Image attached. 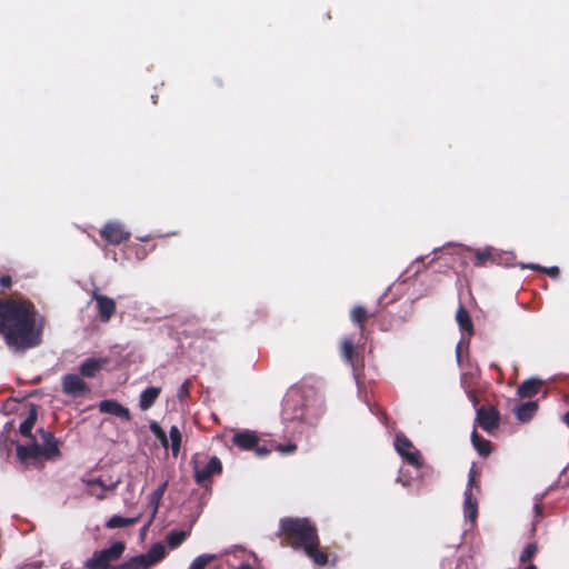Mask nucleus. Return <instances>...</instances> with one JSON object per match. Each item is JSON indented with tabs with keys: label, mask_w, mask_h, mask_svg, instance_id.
Returning <instances> with one entry per match:
<instances>
[{
	"label": "nucleus",
	"mask_w": 569,
	"mask_h": 569,
	"mask_svg": "<svg viewBox=\"0 0 569 569\" xmlns=\"http://www.w3.org/2000/svg\"><path fill=\"white\" fill-rule=\"evenodd\" d=\"M37 309L28 300L0 299V335L16 352H24L42 342V326Z\"/></svg>",
	"instance_id": "obj_1"
},
{
	"label": "nucleus",
	"mask_w": 569,
	"mask_h": 569,
	"mask_svg": "<svg viewBox=\"0 0 569 569\" xmlns=\"http://www.w3.org/2000/svg\"><path fill=\"white\" fill-rule=\"evenodd\" d=\"M278 536L281 546L295 550H303L308 558L317 566H326L329 555L320 549L318 529L308 518L286 517L280 520Z\"/></svg>",
	"instance_id": "obj_2"
},
{
	"label": "nucleus",
	"mask_w": 569,
	"mask_h": 569,
	"mask_svg": "<svg viewBox=\"0 0 569 569\" xmlns=\"http://www.w3.org/2000/svg\"><path fill=\"white\" fill-rule=\"evenodd\" d=\"M40 432L43 445L34 442L29 446L19 445L17 447V456L20 461L26 462L28 460H38L40 458L56 460L60 458L61 452L54 436L44 430H41Z\"/></svg>",
	"instance_id": "obj_3"
},
{
	"label": "nucleus",
	"mask_w": 569,
	"mask_h": 569,
	"mask_svg": "<svg viewBox=\"0 0 569 569\" xmlns=\"http://www.w3.org/2000/svg\"><path fill=\"white\" fill-rule=\"evenodd\" d=\"M124 550V542L116 541L109 548L94 551L92 557L84 562V567L87 569H114L116 566H111V562L120 559Z\"/></svg>",
	"instance_id": "obj_4"
},
{
	"label": "nucleus",
	"mask_w": 569,
	"mask_h": 569,
	"mask_svg": "<svg viewBox=\"0 0 569 569\" xmlns=\"http://www.w3.org/2000/svg\"><path fill=\"white\" fill-rule=\"evenodd\" d=\"M305 416V398L299 389H291L282 401L281 417L283 421H301Z\"/></svg>",
	"instance_id": "obj_5"
},
{
	"label": "nucleus",
	"mask_w": 569,
	"mask_h": 569,
	"mask_svg": "<svg viewBox=\"0 0 569 569\" xmlns=\"http://www.w3.org/2000/svg\"><path fill=\"white\" fill-rule=\"evenodd\" d=\"M191 465L194 471V481L199 486H204L212 476L222 472V463L218 457H212L207 463H202L197 455L192 457Z\"/></svg>",
	"instance_id": "obj_6"
},
{
	"label": "nucleus",
	"mask_w": 569,
	"mask_h": 569,
	"mask_svg": "<svg viewBox=\"0 0 569 569\" xmlns=\"http://www.w3.org/2000/svg\"><path fill=\"white\" fill-rule=\"evenodd\" d=\"M395 447L397 452L411 466L421 468L423 465L422 456L413 446L411 440L403 433L396 435Z\"/></svg>",
	"instance_id": "obj_7"
},
{
	"label": "nucleus",
	"mask_w": 569,
	"mask_h": 569,
	"mask_svg": "<svg viewBox=\"0 0 569 569\" xmlns=\"http://www.w3.org/2000/svg\"><path fill=\"white\" fill-rule=\"evenodd\" d=\"M100 237L112 246H119L130 238V231L120 221H108L99 230Z\"/></svg>",
	"instance_id": "obj_8"
},
{
	"label": "nucleus",
	"mask_w": 569,
	"mask_h": 569,
	"mask_svg": "<svg viewBox=\"0 0 569 569\" xmlns=\"http://www.w3.org/2000/svg\"><path fill=\"white\" fill-rule=\"evenodd\" d=\"M476 422L481 429L487 432H491L499 427L500 413L499 411L490 406H481L476 411Z\"/></svg>",
	"instance_id": "obj_9"
},
{
	"label": "nucleus",
	"mask_w": 569,
	"mask_h": 569,
	"mask_svg": "<svg viewBox=\"0 0 569 569\" xmlns=\"http://www.w3.org/2000/svg\"><path fill=\"white\" fill-rule=\"evenodd\" d=\"M62 391L77 398L88 393L90 388L79 375L68 373L62 378Z\"/></svg>",
	"instance_id": "obj_10"
},
{
	"label": "nucleus",
	"mask_w": 569,
	"mask_h": 569,
	"mask_svg": "<svg viewBox=\"0 0 569 569\" xmlns=\"http://www.w3.org/2000/svg\"><path fill=\"white\" fill-rule=\"evenodd\" d=\"M92 299L97 305L98 318L101 322H109L112 316L116 313V302L112 298L94 291Z\"/></svg>",
	"instance_id": "obj_11"
},
{
	"label": "nucleus",
	"mask_w": 569,
	"mask_h": 569,
	"mask_svg": "<svg viewBox=\"0 0 569 569\" xmlns=\"http://www.w3.org/2000/svg\"><path fill=\"white\" fill-rule=\"evenodd\" d=\"M231 442L238 449L242 451H248L253 450V448L257 447L259 442V437L254 431L246 429L236 432L231 438Z\"/></svg>",
	"instance_id": "obj_12"
},
{
	"label": "nucleus",
	"mask_w": 569,
	"mask_h": 569,
	"mask_svg": "<svg viewBox=\"0 0 569 569\" xmlns=\"http://www.w3.org/2000/svg\"><path fill=\"white\" fill-rule=\"evenodd\" d=\"M99 411L120 418L123 421L131 419L129 409L116 400H102L99 403Z\"/></svg>",
	"instance_id": "obj_13"
},
{
	"label": "nucleus",
	"mask_w": 569,
	"mask_h": 569,
	"mask_svg": "<svg viewBox=\"0 0 569 569\" xmlns=\"http://www.w3.org/2000/svg\"><path fill=\"white\" fill-rule=\"evenodd\" d=\"M108 363V358H87L79 367L80 376L84 378H94Z\"/></svg>",
	"instance_id": "obj_14"
},
{
	"label": "nucleus",
	"mask_w": 569,
	"mask_h": 569,
	"mask_svg": "<svg viewBox=\"0 0 569 569\" xmlns=\"http://www.w3.org/2000/svg\"><path fill=\"white\" fill-rule=\"evenodd\" d=\"M473 481H475V476L471 472L470 477H469L468 487H471L473 485ZM463 511H465L466 518H468L471 521H475V519L477 518V515H478V502H477V498L473 496L470 488H468L465 491Z\"/></svg>",
	"instance_id": "obj_15"
},
{
	"label": "nucleus",
	"mask_w": 569,
	"mask_h": 569,
	"mask_svg": "<svg viewBox=\"0 0 569 569\" xmlns=\"http://www.w3.org/2000/svg\"><path fill=\"white\" fill-rule=\"evenodd\" d=\"M372 317H376V311H370L363 306H355L350 310V320L360 329L362 335L365 333L367 321Z\"/></svg>",
	"instance_id": "obj_16"
},
{
	"label": "nucleus",
	"mask_w": 569,
	"mask_h": 569,
	"mask_svg": "<svg viewBox=\"0 0 569 569\" xmlns=\"http://www.w3.org/2000/svg\"><path fill=\"white\" fill-rule=\"evenodd\" d=\"M168 482L164 481L161 483L156 490H153L149 497V507L151 508V516L148 521V523L144 526V529H147L153 521L160 506V501L167 490Z\"/></svg>",
	"instance_id": "obj_17"
},
{
	"label": "nucleus",
	"mask_w": 569,
	"mask_h": 569,
	"mask_svg": "<svg viewBox=\"0 0 569 569\" xmlns=\"http://www.w3.org/2000/svg\"><path fill=\"white\" fill-rule=\"evenodd\" d=\"M456 321L462 332H466L468 337L475 335V328L468 310L460 305L456 312Z\"/></svg>",
	"instance_id": "obj_18"
},
{
	"label": "nucleus",
	"mask_w": 569,
	"mask_h": 569,
	"mask_svg": "<svg viewBox=\"0 0 569 569\" xmlns=\"http://www.w3.org/2000/svg\"><path fill=\"white\" fill-rule=\"evenodd\" d=\"M542 387V381L539 379H527L517 389V395L520 398H531L536 396Z\"/></svg>",
	"instance_id": "obj_19"
},
{
	"label": "nucleus",
	"mask_w": 569,
	"mask_h": 569,
	"mask_svg": "<svg viewBox=\"0 0 569 569\" xmlns=\"http://www.w3.org/2000/svg\"><path fill=\"white\" fill-rule=\"evenodd\" d=\"M161 392L160 387L146 388L139 398V407L141 410H148L151 408Z\"/></svg>",
	"instance_id": "obj_20"
},
{
	"label": "nucleus",
	"mask_w": 569,
	"mask_h": 569,
	"mask_svg": "<svg viewBox=\"0 0 569 569\" xmlns=\"http://www.w3.org/2000/svg\"><path fill=\"white\" fill-rule=\"evenodd\" d=\"M341 356L349 365L356 368L358 352L356 351L355 341L351 337L343 338L341 342Z\"/></svg>",
	"instance_id": "obj_21"
},
{
	"label": "nucleus",
	"mask_w": 569,
	"mask_h": 569,
	"mask_svg": "<svg viewBox=\"0 0 569 569\" xmlns=\"http://www.w3.org/2000/svg\"><path fill=\"white\" fill-rule=\"evenodd\" d=\"M538 403L536 401L522 402L516 407L515 413L518 420L526 422L529 421L536 413Z\"/></svg>",
	"instance_id": "obj_22"
},
{
	"label": "nucleus",
	"mask_w": 569,
	"mask_h": 569,
	"mask_svg": "<svg viewBox=\"0 0 569 569\" xmlns=\"http://www.w3.org/2000/svg\"><path fill=\"white\" fill-rule=\"evenodd\" d=\"M471 441L480 456L487 457L491 452V442L479 436L477 430L472 431Z\"/></svg>",
	"instance_id": "obj_23"
},
{
	"label": "nucleus",
	"mask_w": 569,
	"mask_h": 569,
	"mask_svg": "<svg viewBox=\"0 0 569 569\" xmlns=\"http://www.w3.org/2000/svg\"><path fill=\"white\" fill-rule=\"evenodd\" d=\"M140 519V516L132 517V518H126L118 515L112 516L109 518V520L106 522V527L108 529H116V528H123L128 526H132L137 523Z\"/></svg>",
	"instance_id": "obj_24"
},
{
	"label": "nucleus",
	"mask_w": 569,
	"mask_h": 569,
	"mask_svg": "<svg viewBox=\"0 0 569 569\" xmlns=\"http://www.w3.org/2000/svg\"><path fill=\"white\" fill-rule=\"evenodd\" d=\"M38 412L34 406L31 407L28 417L20 423L19 432L24 437H31L32 428L36 425Z\"/></svg>",
	"instance_id": "obj_25"
},
{
	"label": "nucleus",
	"mask_w": 569,
	"mask_h": 569,
	"mask_svg": "<svg viewBox=\"0 0 569 569\" xmlns=\"http://www.w3.org/2000/svg\"><path fill=\"white\" fill-rule=\"evenodd\" d=\"M182 435L177 426H172L169 431V446L171 447L172 456L178 457L180 452Z\"/></svg>",
	"instance_id": "obj_26"
},
{
	"label": "nucleus",
	"mask_w": 569,
	"mask_h": 569,
	"mask_svg": "<svg viewBox=\"0 0 569 569\" xmlns=\"http://www.w3.org/2000/svg\"><path fill=\"white\" fill-rule=\"evenodd\" d=\"M119 481L111 482L109 486H102V488L94 486H87V491L90 496L96 497L99 500H103L107 498L108 492L114 491Z\"/></svg>",
	"instance_id": "obj_27"
},
{
	"label": "nucleus",
	"mask_w": 569,
	"mask_h": 569,
	"mask_svg": "<svg viewBox=\"0 0 569 569\" xmlns=\"http://www.w3.org/2000/svg\"><path fill=\"white\" fill-rule=\"evenodd\" d=\"M189 536L188 531L184 530H172L167 535L166 541L170 549H176L182 545V542Z\"/></svg>",
	"instance_id": "obj_28"
},
{
	"label": "nucleus",
	"mask_w": 569,
	"mask_h": 569,
	"mask_svg": "<svg viewBox=\"0 0 569 569\" xmlns=\"http://www.w3.org/2000/svg\"><path fill=\"white\" fill-rule=\"evenodd\" d=\"M493 260H495V258H493L492 252H491L490 249L477 250L475 252L473 266L482 267L488 261H493Z\"/></svg>",
	"instance_id": "obj_29"
},
{
	"label": "nucleus",
	"mask_w": 569,
	"mask_h": 569,
	"mask_svg": "<svg viewBox=\"0 0 569 569\" xmlns=\"http://www.w3.org/2000/svg\"><path fill=\"white\" fill-rule=\"evenodd\" d=\"M522 268H528V269H531L535 271L547 273L549 277L555 278V279L558 278L559 273H560V270L557 266L546 268V267H541L539 264L530 263V264H523Z\"/></svg>",
	"instance_id": "obj_30"
},
{
	"label": "nucleus",
	"mask_w": 569,
	"mask_h": 569,
	"mask_svg": "<svg viewBox=\"0 0 569 569\" xmlns=\"http://www.w3.org/2000/svg\"><path fill=\"white\" fill-rule=\"evenodd\" d=\"M214 555H200L193 559L188 569H204L207 565L214 560Z\"/></svg>",
	"instance_id": "obj_31"
},
{
	"label": "nucleus",
	"mask_w": 569,
	"mask_h": 569,
	"mask_svg": "<svg viewBox=\"0 0 569 569\" xmlns=\"http://www.w3.org/2000/svg\"><path fill=\"white\" fill-rule=\"evenodd\" d=\"M537 551H538V546L536 542L528 543L520 555V558H519L520 562L525 563V562L530 561L536 556Z\"/></svg>",
	"instance_id": "obj_32"
},
{
	"label": "nucleus",
	"mask_w": 569,
	"mask_h": 569,
	"mask_svg": "<svg viewBox=\"0 0 569 569\" xmlns=\"http://www.w3.org/2000/svg\"><path fill=\"white\" fill-rule=\"evenodd\" d=\"M192 387V381L187 379L178 389L177 397L180 401H183L190 396V389Z\"/></svg>",
	"instance_id": "obj_33"
},
{
	"label": "nucleus",
	"mask_w": 569,
	"mask_h": 569,
	"mask_svg": "<svg viewBox=\"0 0 569 569\" xmlns=\"http://www.w3.org/2000/svg\"><path fill=\"white\" fill-rule=\"evenodd\" d=\"M274 450L279 451L281 455H291L297 451V445L293 442H288L286 445L278 443L274 446Z\"/></svg>",
	"instance_id": "obj_34"
},
{
	"label": "nucleus",
	"mask_w": 569,
	"mask_h": 569,
	"mask_svg": "<svg viewBox=\"0 0 569 569\" xmlns=\"http://www.w3.org/2000/svg\"><path fill=\"white\" fill-rule=\"evenodd\" d=\"M131 250L134 251L136 258L138 260H143L148 256V251L144 247L134 244L130 247Z\"/></svg>",
	"instance_id": "obj_35"
},
{
	"label": "nucleus",
	"mask_w": 569,
	"mask_h": 569,
	"mask_svg": "<svg viewBox=\"0 0 569 569\" xmlns=\"http://www.w3.org/2000/svg\"><path fill=\"white\" fill-rule=\"evenodd\" d=\"M150 431L152 435L158 439L160 436L164 433V430L161 428V426L157 421H151L149 425Z\"/></svg>",
	"instance_id": "obj_36"
},
{
	"label": "nucleus",
	"mask_w": 569,
	"mask_h": 569,
	"mask_svg": "<svg viewBox=\"0 0 569 569\" xmlns=\"http://www.w3.org/2000/svg\"><path fill=\"white\" fill-rule=\"evenodd\" d=\"M253 450L256 451V455L260 458L266 457L271 452L270 448H267L266 446H259V443L257 445L256 448H253Z\"/></svg>",
	"instance_id": "obj_37"
},
{
	"label": "nucleus",
	"mask_w": 569,
	"mask_h": 569,
	"mask_svg": "<svg viewBox=\"0 0 569 569\" xmlns=\"http://www.w3.org/2000/svg\"><path fill=\"white\" fill-rule=\"evenodd\" d=\"M467 397L472 402L473 407H477L479 403V398L476 390L469 389L467 390Z\"/></svg>",
	"instance_id": "obj_38"
},
{
	"label": "nucleus",
	"mask_w": 569,
	"mask_h": 569,
	"mask_svg": "<svg viewBox=\"0 0 569 569\" xmlns=\"http://www.w3.org/2000/svg\"><path fill=\"white\" fill-rule=\"evenodd\" d=\"M109 485L110 483H106L100 478L90 479L87 481V486H94V487H99V488H102V486H109Z\"/></svg>",
	"instance_id": "obj_39"
},
{
	"label": "nucleus",
	"mask_w": 569,
	"mask_h": 569,
	"mask_svg": "<svg viewBox=\"0 0 569 569\" xmlns=\"http://www.w3.org/2000/svg\"><path fill=\"white\" fill-rule=\"evenodd\" d=\"M12 283V280H11V277L10 276H2L0 278V286L2 288H9Z\"/></svg>",
	"instance_id": "obj_40"
},
{
	"label": "nucleus",
	"mask_w": 569,
	"mask_h": 569,
	"mask_svg": "<svg viewBox=\"0 0 569 569\" xmlns=\"http://www.w3.org/2000/svg\"><path fill=\"white\" fill-rule=\"evenodd\" d=\"M461 355H462V342L460 341L456 347V358L459 366H461Z\"/></svg>",
	"instance_id": "obj_41"
},
{
	"label": "nucleus",
	"mask_w": 569,
	"mask_h": 569,
	"mask_svg": "<svg viewBox=\"0 0 569 569\" xmlns=\"http://www.w3.org/2000/svg\"><path fill=\"white\" fill-rule=\"evenodd\" d=\"M159 442L163 448H169V438L167 437L166 432L158 438Z\"/></svg>",
	"instance_id": "obj_42"
},
{
	"label": "nucleus",
	"mask_w": 569,
	"mask_h": 569,
	"mask_svg": "<svg viewBox=\"0 0 569 569\" xmlns=\"http://www.w3.org/2000/svg\"><path fill=\"white\" fill-rule=\"evenodd\" d=\"M568 471H569V468H565L561 476H560V480L561 479H565V485L568 486L569 485V475H568Z\"/></svg>",
	"instance_id": "obj_43"
},
{
	"label": "nucleus",
	"mask_w": 569,
	"mask_h": 569,
	"mask_svg": "<svg viewBox=\"0 0 569 569\" xmlns=\"http://www.w3.org/2000/svg\"><path fill=\"white\" fill-rule=\"evenodd\" d=\"M535 512H536V517L542 516V506L540 503L535 505Z\"/></svg>",
	"instance_id": "obj_44"
},
{
	"label": "nucleus",
	"mask_w": 569,
	"mask_h": 569,
	"mask_svg": "<svg viewBox=\"0 0 569 569\" xmlns=\"http://www.w3.org/2000/svg\"><path fill=\"white\" fill-rule=\"evenodd\" d=\"M561 420L569 427V410L562 416Z\"/></svg>",
	"instance_id": "obj_45"
},
{
	"label": "nucleus",
	"mask_w": 569,
	"mask_h": 569,
	"mask_svg": "<svg viewBox=\"0 0 569 569\" xmlns=\"http://www.w3.org/2000/svg\"><path fill=\"white\" fill-rule=\"evenodd\" d=\"M188 322H190L191 325H197L198 319L196 317H192L191 319H188Z\"/></svg>",
	"instance_id": "obj_46"
},
{
	"label": "nucleus",
	"mask_w": 569,
	"mask_h": 569,
	"mask_svg": "<svg viewBox=\"0 0 569 569\" xmlns=\"http://www.w3.org/2000/svg\"><path fill=\"white\" fill-rule=\"evenodd\" d=\"M139 239L141 241H143V242H147V241H149L151 239V237L150 236H146V237H140Z\"/></svg>",
	"instance_id": "obj_47"
},
{
	"label": "nucleus",
	"mask_w": 569,
	"mask_h": 569,
	"mask_svg": "<svg viewBox=\"0 0 569 569\" xmlns=\"http://www.w3.org/2000/svg\"><path fill=\"white\" fill-rule=\"evenodd\" d=\"M181 335L184 336V337H189V336H191V331L182 330Z\"/></svg>",
	"instance_id": "obj_48"
},
{
	"label": "nucleus",
	"mask_w": 569,
	"mask_h": 569,
	"mask_svg": "<svg viewBox=\"0 0 569 569\" xmlns=\"http://www.w3.org/2000/svg\"><path fill=\"white\" fill-rule=\"evenodd\" d=\"M525 569H538V568L531 563V565L527 566Z\"/></svg>",
	"instance_id": "obj_49"
},
{
	"label": "nucleus",
	"mask_w": 569,
	"mask_h": 569,
	"mask_svg": "<svg viewBox=\"0 0 569 569\" xmlns=\"http://www.w3.org/2000/svg\"><path fill=\"white\" fill-rule=\"evenodd\" d=\"M491 367H495L496 369H499L498 365L492 363Z\"/></svg>",
	"instance_id": "obj_50"
}]
</instances>
